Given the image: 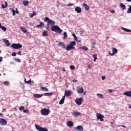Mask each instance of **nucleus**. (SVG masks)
Returning <instances> with one entry per match:
<instances>
[{"mask_svg":"<svg viewBox=\"0 0 131 131\" xmlns=\"http://www.w3.org/2000/svg\"><path fill=\"white\" fill-rule=\"evenodd\" d=\"M34 97H35V98H41L42 94H34Z\"/></svg>","mask_w":131,"mask_h":131,"instance_id":"25","label":"nucleus"},{"mask_svg":"<svg viewBox=\"0 0 131 131\" xmlns=\"http://www.w3.org/2000/svg\"><path fill=\"white\" fill-rule=\"evenodd\" d=\"M122 127H124V128H126V126H125L124 125H121Z\"/></svg>","mask_w":131,"mask_h":131,"instance_id":"55","label":"nucleus"},{"mask_svg":"<svg viewBox=\"0 0 131 131\" xmlns=\"http://www.w3.org/2000/svg\"><path fill=\"white\" fill-rule=\"evenodd\" d=\"M4 41L5 43L6 47H9L10 46V41H9V40L4 39Z\"/></svg>","mask_w":131,"mask_h":131,"instance_id":"24","label":"nucleus"},{"mask_svg":"<svg viewBox=\"0 0 131 131\" xmlns=\"http://www.w3.org/2000/svg\"><path fill=\"white\" fill-rule=\"evenodd\" d=\"M11 48H12V49L18 50V49H21V48H22V45L20 43H13L11 45Z\"/></svg>","mask_w":131,"mask_h":131,"instance_id":"5","label":"nucleus"},{"mask_svg":"<svg viewBox=\"0 0 131 131\" xmlns=\"http://www.w3.org/2000/svg\"><path fill=\"white\" fill-rule=\"evenodd\" d=\"M96 117L98 119V120H100V121H104V116L100 113H98L96 115Z\"/></svg>","mask_w":131,"mask_h":131,"instance_id":"8","label":"nucleus"},{"mask_svg":"<svg viewBox=\"0 0 131 131\" xmlns=\"http://www.w3.org/2000/svg\"><path fill=\"white\" fill-rule=\"evenodd\" d=\"M64 101H65V96H63L62 99L59 101V105H62V104H64Z\"/></svg>","mask_w":131,"mask_h":131,"instance_id":"21","label":"nucleus"},{"mask_svg":"<svg viewBox=\"0 0 131 131\" xmlns=\"http://www.w3.org/2000/svg\"><path fill=\"white\" fill-rule=\"evenodd\" d=\"M3 61V57H0V62H2Z\"/></svg>","mask_w":131,"mask_h":131,"instance_id":"56","label":"nucleus"},{"mask_svg":"<svg viewBox=\"0 0 131 131\" xmlns=\"http://www.w3.org/2000/svg\"><path fill=\"white\" fill-rule=\"evenodd\" d=\"M67 126H69L70 127H72V126L73 125V122L71 121H68L67 122Z\"/></svg>","mask_w":131,"mask_h":131,"instance_id":"17","label":"nucleus"},{"mask_svg":"<svg viewBox=\"0 0 131 131\" xmlns=\"http://www.w3.org/2000/svg\"><path fill=\"white\" fill-rule=\"evenodd\" d=\"M4 84H5V85H9V81H5L4 82Z\"/></svg>","mask_w":131,"mask_h":131,"instance_id":"45","label":"nucleus"},{"mask_svg":"<svg viewBox=\"0 0 131 131\" xmlns=\"http://www.w3.org/2000/svg\"><path fill=\"white\" fill-rule=\"evenodd\" d=\"M27 81H26V78H25V82L26 83Z\"/></svg>","mask_w":131,"mask_h":131,"instance_id":"64","label":"nucleus"},{"mask_svg":"<svg viewBox=\"0 0 131 131\" xmlns=\"http://www.w3.org/2000/svg\"><path fill=\"white\" fill-rule=\"evenodd\" d=\"M62 71H66V70H65V69H63Z\"/></svg>","mask_w":131,"mask_h":131,"instance_id":"63","label":"nucleus"},{"mask_svg":"<svg viewBox=\"0 0 131 131\" xmlns=\"http://www.w3.org/2000/svg\"><path fill=\"white\" fill-rule=\"evenodd\" d=\"M51 31H54V32L57 33H61L62 29H60V27L58 26H53L51 27Z\"/></svg>","mask_w":131,"mask_h":131,"instance_id":"3","label":"nucleus"},{"mask_svg":"<svg viewBox=\"0 0 131 131\" xmlns=\"http://www.w3.org/2000/svg\"><path fill=\"white\" fill-rule=\"evenodd\" d=\"M77 41H78V42H81V40H78Z\"/></svg>","mask_w":131,"mask_h":131,"instance_id":"59","label":"nucleus"},{"mask_svg":"<svg viewBox=\"0 0 131 131\" xmlns=\"http://www.w3.org/2000/svg\"><path fill=\"white\" fill-rule=\"evenodd\" d=\"M15 12L16 14H19V11H18V9L17 8H16Z\"/></svg>","mask_w":131,"mask_h":131,"instance_id":"51","label":"nucleus"},{"mask_svg":"<svg viewBox=\"0 0 131 131\" xmlns=\"http://www.w3.org/2000/svg\"><path fill=\"white\" fill-rule=\"evenodd\" d=\"M69 7H70L71 6H73V4H70L68 5Z\"/></svg>","mask_w":131,"mask_h":131,"instance_id":"58","label":"nucleus"},{"mask_svg":"<svg viewBox=\"0 0 131 131\" xmlns=\"http://www.w3.org/2000/svg\"><path fill=\"white\" fill-rule=\"evenodd\" d=\"M51 111L49 109L43 108L41 111V114L42 115L47 116L50 114Z\"/></svg>","mask_w":131,"mask_h":131,"instance_id":"4","label":"nucleus"},{"mask_svg":"<svg viewBox=\"0 0 131 131\" xmlns=\"http://www.w3.org/2000/svg\"><path fill=\"white\" fill-rule=\"evenodd\" d=\"M1 28L4 31H6V30H7V28H6V27H5V26H2V27H1Z\"/></svg>","mask_w":131,"mask_h":131,"instance_id":"43","label":"nucleus"},{"mask_svg":"<svg viewBox=\"0 0 131 131\" xmlns=\"http://www.w3.org/2000/svg\"><path fill=\"white\" fill-rule=\"evenodd\" d=\"M24 113H27V114H29V111L28 110H24Z\"/></svg>","mask_w":131,"mask_h":131,"instance_id":"39","label":"nucleus"},{"mask_svg":"<svg viewBox=\"0 0 131 131\" xmlns=\"http://www.w3.org/2000/svg\"><path fill=\"white\" fill-rule=\"evenodd\" d=\"M23 3L24 6H25V7H27V6L29 5V1H23Z\"/></svg>","mask_w":131,"mask_h":131,"instance_id":"28","label":"nucleus"},{"mask_svg":"<svg viewBox=\"0 0 131 131\" xmlns=\"http://www.w3.org/2000/svg\"><path fill=\"white\" fill-rule=\"evenodd\" d=\"M72 36L74 38L75 40H77V37H76V35H75V34L74 33H73L72 34Z\"/></svg>","mask_w":131,"mask_h":131,"instance_id":"40","label":"nucleus"},{"mask_svg":"<svg viewBox=\"0 0 131 131\" xmlns=\"http://www.w3.org/2000/svg\"><path fill=\"white\" fill-rule=\"evenodd\" d=\"M24 108H25L24 106H19V110L20 111H23V110H24Z\"/></svg>","mask_w":131,"mask_h":131,"instance_id":"41","label":"nucleus"},{"mask_svg":"<svg viewBox=\"0 0 131 131\" xmlns=\"http://www.w3.org/2000/svg\"><path fill=\"white\" fill-rule=\"evenodd\" d=\"M14 61H17V62H18V63H20L21 62V59H19V58H15L14 59Z\"/></svg>","mask_w":131,"mask_h":131,"instance_id":"38","label":"nucleus"},{"mask_svg":"<svg viewBox=\"0 0 131 131\" xmlns=\"http://www.w3.org/2000/svg\"><path fill=\"white\" fill-rule=\"evenodd\" d=\"M17 54H18L19 56H21V52H20V51H18V52H17Z\"/></svg>","mask_w":131,"mask_h":131,"instance_id":"53","label":"nucleus"},{"mask_svg":"<svg viewBox=\"0 0 131 131\" xmlns=\"http://www.w3.org/2000/svg\"><path fill=\"white\" fill-rule=\"evenodd\" d=\"M76 91L78 94H82L83 93V88L81 86H78L76 88Z\"/></svg>","mask_w":131,"mask_h":131,"instance_id":"9","label":"nucleus"},{"mask_svg":"<svg viewBox=\"0 0 131 131\" xmlns=\"http://www.w3.org/2000/svg\"><path fill=\"white\" fill-rule=\"evenodd\" d=\"M75 46H76V42L75 41H73L70 42V44H69L66 47V50L67 51H70L71 50H75Z\"/></svg>","mask_w":131,"mask_h":131,"instance_id":"2","label":"nucleus"},{"mask_svg":"<svg viewBox=\"0 0 131 131\" xmlns=\"http://www.w3.org/2000/svg\"><path fill=\"white\" fill-rule=\"evenodd\" d=\"M71 94V91L70 90L66 91L64 92V96L69 97Z\"/></svg>","mask_w":131,"mask_h":131,"instance_id":"16","label":"nucleus"},{"mask_svg":"<svg viewBox=\"0 0 131 131\" xmlns=\"http://www.w3.org/2000/svg\"><path fill=\"white\" fill-rule=\"evenodd\" d=\"M126 2H131V0H126Z\"/></svg>","mask_w":131,"mask_h":131,"instance_id":"60","label":"nucleus"},{"mask_svg":"<svg viewBox=\"0 0 131 131\" xmlns=\"http://www.w3.org/2000/svg\"><path fill=\"white\" fill-rule=\"evenodd\" d=\"M59 47H61L62 49H66L65 43L63 42H59L58 43Z\"/></svg>","mask_w":131,"mask_h":131,"instance_id":"15","label":"nucleus"},{"mask_svg":"<svg viewBox=\"0 0 131 131\" xmlns=\"http://www.w3.org/2000/svg\"><path fill=\"white\" fill-rule=\"evenodd\" d=\"M2 24L0 23V28H2Z\"/></svg>","mask_w":131,"mask_h":131,"instance_id":"62","label":"nucleus"},{"mask_svg":"<svg viewBox=\"0 0 131 131\" xmlns=\"http://www.w3.org/2000/svg\"><path fill=\"white\" fill-rule=\"evenodd\" d=\"M93 46H92V48H95V46H94V45H96V43L95 42H93Z\"/></svg>","mask_w":131,"mask_h":131,"instance_id":"57","label":"nucleus"},{"mask_svg":"<svg viewBox=\"0 0 131 131\" xmlns=\"http://www.w3.org/2000/svg\"><path fill=\"white\" fill-rule=\"evenodd\" d=\"M29 16L30 18H33L34 16H36V13L33 12V13H29Z\"/></svg>","mask_w":131,"mask_h":131,"instance_id":"26","label":"nucleus"},{"mask_svg":"<svg viewBox=\"0 0 131 131\" xmlns=\"http://www.w3.org/2000/svg\"><path fill=\"white\" fill-rule=\"evenodd\" d=\"M72 115L74 116H76V117H77V116L81 115V113L79 112H72Z\"/></svg>","mask_w":131,"mask_h":131,"instance_id":"13","label":"nucleus"},{"mask_svg":"<svg viewBox=\"0 0 131 131\" xmlns=\"http://www.w3.org/2000/svg\"><path fill=\"white\" fill-rule=\"evenodd\" d=\"M121 28L122 30H124V31H125L126 32H131V30L128 29H126L124 27H121Z\"/></svg>","mask_w":131,"mask_h":131,"instance_id":"27","label":"nucleus"},{"mask_svg":"<svg viewBox=\"0 0 131 131\" xmlns=\"http://www.w3.org/2000/svg\"><path fill=\"white\" fill-rule=\"evenodd\" d=\"M93 58H94V60L93 61H96L97 58H98V55L97 54H94L93 55Z\"/></svg>","mask_w":131,"mask_h":131,"instance_id":"37","label":"nucleus"},{"mask_svg":"<svg viewBox=\"0 0 131 131\" xmlns=\"http://www.w3.org/2000/svg\"><path fill=\"white\" fill-rule=\"evenodd\" d=\"M7 7H8V2L5 1L4 2V3L2 4V9H6V8H7Z\"/></svg>","mask_w":131,"mask_h":131,"instance_id":"19","label":"nucleus"},{"mask_svg":"<svg viewBox=\"0 0 131 131\" xmlns=\"http://www.w3.org/2000/svg\"><path fill=\"white\" fill-rule=\"evenodd\" d=\"M127 14H130V13H131V6L130 5L129 6V8L127 9Z\"/></svg>","mask_w":131,"mask_h":131,"instance_id":"34","label":"nucleus"},{"mask_svg":"<svg viewBox=\"0 0 131 131\" xmlns=\"http://www.w3.org/2000/svg\"><path fill=\"white\" fill-rule=\"evenodd\" d=\"M108 93H112L113 92V91H112V90L111 89H108L107 90Z\"/></svg>","mask_w":131,"mask_h":131,"instance_id":"50","label":"nucleus"},{"mask_svg":"<svg viewBox=\"0 0 131 131\" xmlns=\"http://www.w3.org/2000/svg\"><path fill=\"white\" fill-rule=\"evenodd\" d=\"M7 120L3 118L0 119V125H6L7 124Z\"/></svg>","mask_w":131,"mask_h":131,"instance_id":"10","label":"nucleus"},{"mask_svg":"<svg viewBox=\"0 0 131 131\" xmlns=\"http://www.w3.org/2000/svg\"><path fill=\"white\" fill-rule=\"evenodd\" d=\"M73 82H77V79H74L73 80Z\"/></svg>","mask_w":131,"mask_h":131,"instance_id":"54","label":"nucleus"},{"mask_svg":"<svg viewBox=\"0 0 131 131\" xmlns=\"http://www.w3.org/2000/svg\"><path fill=\"white\" fill-rule=\"evenodd\" d=\"M101 79L102 80H105V79H106V76H102Z\"/></svg>","mask_w":131,"mask_h":131,"instance_id":"47","label":"nucleus"},{"mask_svg":"<svg viewBox=\"0 0 131 131\" xmlns=\"http://www.w3.org/2000/svg\"><path fill=\"white\" fill-rule=\"evenodd\" d=\"M113 53H111V52L110 51L109 55L110 56H114L115 54H117V49L116 48H113Z\"/></svg>","mask_w":131,"mask_h":131,"instance_id":"12","label":"nucleus"},{"mask_svg":"<svg viewBox=\"0 0 131 131\" xmlns=\"http://www.w3.org/2000/svg\"><path fill=\"white\" fill-rule=\"evenodd\" d=\"M20 30L23 31L24 33H27V30L26 28H24L23 27H20Z\"/></svg>","mask_w":131,"mask_h":131,"instance_id":"31","label":"nucleus"},{"mask_svg":"<svg viewBox=\"0 0 131 131\" xmlns=\"http://www.w3.org/2000/svg\"><path fill=\"white\" fill-rule=\"evenodd\" d=\"M11 10L12 11V15L13 16H15V15H16V11H15V10L11 9Z\"/></svg>","mask_w":131,"mask_h":131,"instance_id":"42","label":"nucleus"},{"mask_svg":"<svg viewBox=\"0 0 131 131\" xmlns=\"http://www.w3.org/2000/svg\"><path fill=\"white\" fill-rule=\"evenodd\" d=\"M67 32H63V38L64 39H66V38H67Z\"/></svg>","mask_w":131,"mask_h":131,"instance_id":"35","label":"nucleus"},{"mask_svg":"<svg viewBox=\"0 0 131 131\" xmlns=\"http://www.w3.org/2000/svg\"><path fill=\"white\" fill-rule=\"evenodd\" d=\"M75 11L76 12V13L79 14L80 13H81V8L79 7H76Z\"/></svg>","mask_w":131,"mask_h":131,"instance_id":"14","label":"nucleus"},{"mask_svg":"<svg viewBox=\"0 0 131 131\" xmlns=\"http://www.w3.org/2000/svg\"><path fill=\"white\" fill-rule=\"evenodd\" d=\"M52 95H53V93H47L43 94L44 96H52Z\"/></svg>","mask_w":131,"mask_h":131,"instance_id":"36","label":"nucleus"},{"mask_svg":"<svg viewBox=\"0 0 131 131\" xmlns=\"http://www.w3.org/2000/svg\"><path fill=\"white\" fill-rule=\"evenodd\" d=\"M40 89L43 92H48L49 91V89L46 87H40Z\"/></svg>","mask_w":131,"mask_h":131,"instance_id":"29","label":"nucleus"},{"mask_svg":"<svg viewBox=\"0 0 131 131\" xmlns=\"http://www.w3.org/2000/svg\"><path fill=\"white\" fill-rule=\"evenodd\" d=\"M123 95L127 96V97H131V91L124 92Z\"/></svg>","mask_w":131,"mask_h":131,"instance_id":"18","label":"nucleus"},{"mask_svg":"<svg viewBox=\"0 0 131 131\" xmlns=\"http://www.w3.org/2000/svg\"><path fill=\"white\" fill-rule=\"evenodd\" d=\"M44 22H47V27L46 29L47 30H50V27H53L55 24H56V21L52 19H50L48 17H46L44 19Z\"/></svg>","mask_w":131,"mask_h":131,"instance_id":"1","label":"nucleus"},{"mask_svg":"<svg viewBox=\"0 0 131 131\" xmlns=\"http://www.w3.org/2000/svg\"><path fill=\"white\" fill-rule=\"evenodd\" d=\"M42 35L43 36H48V35H49V34H48V31H44L42 33Z\"/></svg>","mask_w":131,"mask_h":131,"instance_id":"32","label":"nucleus"},{"mask_svg":"<svg viewBox=\"0 0 131 131\" xmlns=\"http://www.w3.org/2000/svg\"><path fill=\"white\" fill-rule=\"evenodd\" d=\"M97 96L98 98H101V99H104V96L103 95V94H99V93H98L97 94Z\"/></svg>","mask_w":131,"mask_h":131,"instance_id":"30","label":"nucleus"},{"mask_svg":"<svg viewBox=\"0 0 131 131\" xmlns=\"http://www.w3.org/2000/svg\"><path fill=\"white\" fill-rule=\"evenodd\" d=\"M44 26L45 24H43V22H40V24L37 25L36 27H37V28H42V27H43Z\"/></svg>","mask_w":131,"mask_h":131,"instance_id":"20","label":"nucleus"},{"mask_svg":"<svg viewBox=\"0 0 131 131\" xmlns=\"http://www.w3.org/2000/svg\"><path fill=\"white\" fill-rule=\"evenodd\" d=\"M88 68L89 69H92V66L91 64L88 65Z\"/></svg>","mask_w":131,"mask_h":131,"instance_id":"52","label":"nucleus"},{"mask_svg":"<svg viewBox=\"0 0 131 131\" xmlns=\"http://www.w3.org/2000/svg\"><path fill=\"white\" fill-rule=\"evenodd\" d=\"M83 100V98H82V97L77 98L75 100V102L76 103V104H77V105H80L82 103Z\"/></svg>","mask_w":131,"mask_h":131,"instance_id":"7","label":"nucleus"},{"mask_svg":"<svg viewBox=\"0 0 131 131\" xmlns=\"http://www.w3.org/2000/svg\"><path fill=\"white\" fill-rule=\"evenodd\" d=\"M70 69L71 70H73L75 69V67H74V66L72 65L70 66Z\"/></svg>","mask_w":131,"mask_h":131,"instance_id":"44","label":"nucleus"},{"mask_svg":"<svg viewBox=\"0 0 131 131\" xmlns=\"http://www.w3.org/2000/svg\"><path fill=\"white\" fill-rule=\"evenodd\" d=\"M75 130L76 131H82L83 130V127L81 125H78L74 128Z\"/></svg>","mask_w":131,"mask_h":131,"instance_id":"11","label":"nucleus"},{"mask_svg":"<svg viewBox=\"0 0 131 131\" xmlns=\"http://www.w3.org/2000/svg\"><path fill=\"white\" fill-rule=\"evenodd\" d=\"M120 8L122 9V10H123V11H124V10H125L126 9L125 5H123V4L122 3L120 4Z\"/></svg>","mask_w":131,"mask_h":131,"instance_id":"23","label":"nucleus"},{"mask_svg":"<svg viewBox=\"0 0 131 131\" xmlns=\"http://www.w3.org/2000/svg\"><path fill=\"white\" fill-rule=\"evenodd\" d=\"M26 83H31V79L27 81Z\"/></svg>","mask_w":131,"mask_h":131,"instance_id":"49","label":"nucleus"},{"mask_svg":"<svg viewBox=\"0 0 131 131\" xmlns=\"http://www.w3.org/2000/svg\"><path fill=\"white\" fill-rule=\"evenodd\" d=\"M82 5H83V7H84L85 10H87V11H89V10H90V7L86 4L83 3Z\"/></svg>","mask_w":131,"mask_h":131,"instance_id":"22","label":"nucleus"},{"mask_svg":"<svg viewBox=\"0 0 131 131\" xmlns=\"http://www.w3.org/2000/svg\"><path fill=\"white\" fill-rule=\"evenodd\" d=\"M80 49H81L82 50H83V51H88V50H89V48H88L85 46H83L82 47H80Z\"/></svg>","mask_w":131,"mask_h":131,"instance_id":"33","label":"nucleus"},{"mask_svg":"<svg viewBox=\"0 0 131 131\" xmlns=\"http://www.w3.org/2000/svg\"><path fill=\"white\" fill-rule=\"evenodd\" d=\"M111 13H112V14H114V13H115V10H111Z\"/></svg>","mask_w":131,"mask_h":131,"instance_id":"48","label":"nucleus"},{"mask_svg":"<svg viewBox=\"0 0 131 131\" xmlns=\"http://www.w3.org/2000/svg\"><path fill=\"white\" fill-rule=\"evenodd\" d=\"M35 128H36V129L38 131H49L48 130V128L42 127L38 125L35 124Z\"/></svg>","mask_w":131,"mask_h":131,"instance_id":"6","label":"nucleus"},{"mask_svg":"<svg viewBox=\"0 0 131 131\" xmlns=\"http://www.w3.org/2000/svg\"><path fill=\"white\" fill-rule=\"evenodd\" d=\"M16 55H17V53H16V52H13L12 53V56H13V57H15Z\"/></svg>","mask_w":131,"mask_h":131,"instance_id":"46","label":"nucleus"},{"mask_svg":"<svg viewBox=\"0 0 131 131\" xmlns=\"http://www.w3.org/2000/svg\"><path fill=\"white\" fill-rule=\"evenodd\" d=\"M129 109H131V105H130V104L129 105Z\"/></svg>","mask_w":131,"mask_h":131,"instance_id":"61","label":"nucleus"}]
</instances>
